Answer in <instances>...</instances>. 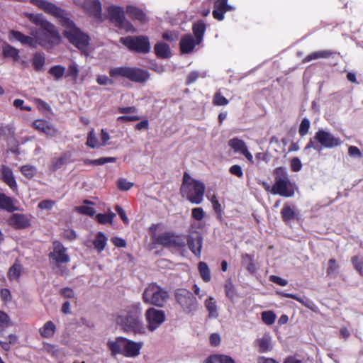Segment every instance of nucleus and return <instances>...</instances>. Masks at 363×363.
I'll return each mask as SVG.
<instances>
[{"label": "nucleus", "mask_w": 363, "mask_h": 363, "mask_svg": "<svg viewBox=\"0 0 363 363\" xmlns=\"http://www.w3.org/2000/svg\"><path fill=\"white\" fill-rule=\"evenodd\" d=\"M205 306L208 311V317L216 318L218 316L216 301L213 297H210L205 301Z\"/></svg>", "instance_id": "40"}, {"label": "nucleus", "mask_w": 363, "mask_h": 363, "mask_svg": "<svg viewBox=\"0 0 363 363\" xmlns=\"http://www.w3.org/2000/svg\"><path fill=\"white\" fill-rule=\"evenodd\" d=\"M255 345L258 347V352L259 353H265L272 350V345L271 342V337L269 335H264L260 338H258L255 342Z\"/></svg>", "instance_id": "28"}, {"label": "nucleus", "mask_w": 363, "mask_h": 363, "mask_svg": "<svg viewBox=\"0 0 363 363\" xmlns=\"http://www.w3.org/2000/svg\"><path fill=\"white\" fill-rule=\"evenodd\" d=\"M228 100L222 96L220 91H217L214 94L213 98V104L215 106H225L228 104Z\"/></svg>", "instance_id": "52"}, {"label": "nucleus", "mask_w": 363, "mask_h": 363, "mask_svg": "<svg viewBox=\"0 0 363 363\" xmlns=\"http://www.w3.org/2000/svg\"><path fill=\"white\" fill-rule=\"evenodd\" d=\"M351 262L359 275L363 277V258H359L358 256H353L351 259Z\"/></svg>", "instance_id": "53"}, {"label": "nucleus", "mask_w": 363, "mask_h": 363, "mask_svg": "<svg viewBox=\"0 0 363 363\" xmlns=\"http://www.w3.org/2000/svg\"><path fill=\"white\" fill-rule=\"evenodd\" d=\"M32 127L48 137L53 138L58 134L57 129L50 122L45 119H36L32 123Z\"/></svg>", "instance_id": "17"}, {"label": "nucleus", "mask_w": 363, "mask_h": 363, "mask_svg": "<svg viewBox=\"0 0 363 363\" xmlns=\"http://www.w3.org/2000/svg\"><path fill=\"white\" fill-rule=\"evenodd\" d=\"M10 325V318L6 313L0 311V328H6Z\"/></svg>", "instance_id": "63"}, {"label": "nucleus", "mask_w": 363, "mask_h": 363, "mask_svg": "<svg viewBox=\"0 0 363 363\" xmlns=\"http://www.w3.org/2000/svg\"><path fill=\"white\" fill-rule=\"evenodd\" d=\"M125 315H118L116 321L127 332L142 333L144 330L142 316V308L140 303L128 306Z\"/></svg>", "instance_id": "1"}, {"label": "nucleus", "mask_w": 363, "mask_h": 363, "mask_svg": "<svg viewBox=\"0 0 363 363\" xmlns=\"http://www.w3.org/2000/svg\"><path fill=\"white\" fill-rule=\"evenodd\" d=\"M116 214L112 212L108 213H99L96 215V219L97 222L101 224H111Z\"/></svg>", "instance_id": "46"}, {"label": "nucleus", "mask_w": 363, "mask_h": 363, "mask_svg": "<svg viewBox=\"0 0 363 363\" xmlns=\"http://www.w3.org/2000/svg\"><path fill=\"white\" fill-rule=\"evenodd\" d=\"M26 16L35 25L40 26L42 30L38 32H45L48 35V40L55 45L59 44L61 40V37L59 31L50 22L45 19L42 14L27 13Z\"/></svg>", "instance_id": "9"}, {"label": "nucleus", "mask_w": 363, "mask_h": 363, "mask_svg": "<svg viewBox=\"0 0 363 363\" xmlns=\"http://www.w3.org/2000/svg\"><path fill=\"white\" fill-rule=\"evenodd\" d=\"M206 29V26L205 23L201 20H199L194 23L192 26V30L195 36L196 43L197 45H199L202 42Z\"/></svg>", "instance_id": "30"}, {"label": "nucleus", "mask_w": 363, "mask_h": 363, "mask_svg": "<svg viewBox=\"0 0 363 363\" xmlns=\"http://www.w3.org/2000/svg\"><path fill=\"white\" fill-rule=\"evenodd\" d=\"M53 250L50 252L48 257L50 263L55 264L60 267L62 264L70 262V257L67 253V249L58 240L52 242Z\"/></svg>", "instance_id": "13"}, {"label": "nucleus", "mask_w": 363, "mask_h": 363, "mask_svg": "<svg viewBox=\"0 0 363 363\" xmlns=\"http://www.w3.org/2000/svg\"><path fill=\"white\" fill-rule=\"evenodd\" d=\"M0 209L13 213L18 210L15 206L12 198L6 196L4 193H0Z\"/></svg>", "instance_id": "31"}, {"label": "nucleus", "mask_w": 363, "mask_h": 363, "mask_svg": "<svg viewBox=\"0 0 363 363\" xmlns=\"http://www.w3.org/2000/svg\"><path fill=\"white\" fill-rule=\"evenodd\" d=\"M282 220L286 224H289L291 220L297 218V213L294 207H291L289 203H285L281 211Z\"/></svg>", "instance_id": "27"}, {"label": "nucleus", "mask_w": 363, "mask_h": 363, "mask_svg": "<svg viewBox=\"0 0 363 363\" xmlns=\"http://www.w3.org/2000/svg\"><path fill=\"white\" fill-rule=\"evenodd\" d=\"M119 42L130 52L146 54L151 49L150 39L144 35L121 37Z\"/></svg>", "instance_id": "10"}, {"label": "nucleus", "mask_w": 363, "mask_h": 363, "mask_svg": "<svg viewBox=\"0 0 363 363\" xmlns=\"http://www.w3.org/2000/svg\"><path fill=\"white\" fill-rule=\"evenodd\" d=\"M277 294L281 297L290 298L294 299V300L298 301L299 303H301L302 305H303L305 306H308L307 303L304 301L303 298L298 296L296 294L286 293L284 291H278Z\"/></svg>", "instance_id": "56"}, {"label": "nucleus", "mask_w": 363, "mask_h": 363, "mask_svg": "<svg viewBox=\"0 0 363 363\" xmlns=\"http://www.w3.org/2000/svg\"><path fill=\"white\" fill-rule=\"evenodd\" d=\"M156 56L161 59H167L171 56V50L168 44L164 42H158L154 46Z\"/></svg>", "instance_id": "29"}, {"label": "nucleus", "mask_w": 363, "mask_h": 363, "mask_svg": "<svg viewBox=\"0 0 363 363\" xmlns=\"http://www.w3.org/2000/svg\"><path fill=\"white\" fill-rule=\"evenodd\" d=\"M22 265L18 259H16L9 268L7 276L10 281H18L21 274Z\"/></svg>", "instance_id": "35"}, {"label": "nucleus", "mask_w": 363, "mask_h": 363, "mask_svg": "<svg viewBox=\"0 0 363 363\" xmlns=\"http://www.w3.org/2000/svg\"><path fill=\"white\" fill-rule=\"evenodd\" d=\"M334 55H335V52L329 50L313 52L308 55L303 60V62L306 63L311 60H317L319 58H329L330 57H333Z\"/></svg>", "instance_id": "34"}, {"label": "nucleus", "mask_w": 363, "mask_h": 363, "mask_svg": "<svg viewBox=\"0 0 363 363\" xmlns=\"http://www.w3.org/2000/svg\"><path fill=\"white\" fill-rule=\"evenodd\" d=\"M79 69L76 63L73 62L69 65L67 72V77H70L74 82L77 80Z\"/></svg>", "instance_id": "51"}, {"label": "nucleus", "mask_w": 363, "mask_h": 363, "mask_svg": "<svg viewBox=\"0 0 363 363\" xmlns=\"http://www.w3.org/2000/svg\"><path fill=\"white\" fill-rule=\"evenodd\" d=\"M342 140L340 138L335 137L331 133L323 129H319L313 138H310L305 147V150L313 148L320 151L324 148H334L340 146Z\"/></svg>", "instance_id": "4"}, {"label": "nucleus", "mask_w": 363, "mask_h": 363, "mask_svg": "<svg viewBox=\"0 0 363 363\" xmlns=\"http://www.w3.org/2000/svg\"><path fill=\"white\" fill-rule=\"evenodd\" d=\"M204 77L205 74H201L198 71H192L187 75L185 84L189 86L195 82L199 77Z\"/></svg>", "instance_id": "54"}, {"label": "nucleus", "mask_w": 363, "mask_h": 363, "mask_svg": "<svg viewBox=\"0 0 363 363\" xmlns=\"http://www.w3.org/2000/svg\"><path fill=\"white\" fill-rule=\"evenodd\" d=\"M205 189V184L203 182L191 178L186 172L184 173L180 187L182 197L186 198L191 203L200 204L203 200Z\"/></svg>", "instance_id": "2"}, {"label": "nucleus", "mask_w": 363, "mask_h": 363, "mask_svg": "<svg viewBox=\"0 0 363 363\" xmlns=\"http://www.w3.org/2000/svg\"><path fill=\"white\" fill-rule=\"evenodd\" d=\"M48 72L54 77L55 80H59L64 76L65 67L62 65H54L50 67Z\"/></svg>", "instance_id": "48"}, {"label": "nucleus", "mask_w": 363, "mask_h": 363, "mask_svg": "<svg viewBox=\"0 0 363 363\" xmlns=\"http://www.w3.org/2000/svg\"><path fill=\"white\" fill-rule=\"evenodd\" d=\"M142 343L136 342L126 338L123 345V355L126 357H135L140 354Z\"/></svg>", "instance_id": "21"}, {"label": "nucleus", "mask_w": 363, "mask_h": 363, "mask_svg": "<svg viewBox=\"0 0 363 363\" xmlns=\"http://www.w3.org/2000/svg\"><path fill=\"white\" fill-rule=\"evenodd\" d=\"M46 13L52 14V16L59 18V22L65 18H68L65 11L62 9L57 6L55 4L50 3L48 4L46 10L45 11Z\"/></svg>", "instance_id": "37"}, {"label": "nucleus", "mask_w": 363, "mask_h": 363, "mask_svg": "<svg viewBox=\"0 0 363 363\" xmlns=\"http://www.w3.org/2000/svg\"><path fill=\"white\" fill-rule=\"evenodd\" d=\"M338 269V264L334 258H331L328 260V267L327 269V275L330 276L334 274Z\"/></svg>", "instance_id": "62"}, {"label": "nucleus", "mask_w": 363, "mask_h": 363, "mask_svg": "<svg viewBox=\"0 0 363 363\" xmlns=\"http://www.w3.org/2000/svg\"><path fill=\"white\" fill-rule=\"evenodd\" d=\"M228 0H216L212 11L213 17L219 21L224 20L225 13L234 10V8L228 4Z\"/></svg>", "instance_id": "19"}, {"label": "nucleus", "mask_w": 363, "mask_h": 363, "mask_svg": "<svg viewBox=\"0 0 363 363\" xmlns=\"http://www.w3.org/2000/svg\"><path fill=\"white\" fill-rule=\"evenodd\" d=\"M202 240L203 239L199 235H197L196 237L188 235L187 238H186V242H187L189 249L198 258L201 257Z\"/></svg>", "instance_id": "23"}, {"label": "nucleus", "mask_w": 363, "mask_h": 363, "mask_svg": "<svg viewBox=\"0 0 363 363\" xmlns=\"http://www.w3.org/2000/svg\"><path fill=\"white\" fill-rule=\"evenodd\" d=\"M71 155L69 152H65L59 157H54L49 165L51 172H56L62 167L69 160Z\"/></svg>", "instance_id": "26"}, {"label": "nucleus", "mask_w": 363, "mask_h": 363, "mask_svg": "<svg viewBox=\"0 0 363 363\" xmlns=\"http://www.w3.org/2000/svg\"><path fill=\"white\" fill-rule=\"evenodd\" d=\"M98 140L94 134L93 130L90 131L88 133L87 140H86V145L89 147L94 148L97 146Z\"/></svg>", "instance_id": "61"}, {"label": "nucleus", "mask_w": 363, "mask_h": 363, "mask_svg": "<svg viewBox=\"0 0 363 363\" xmlns=\"http://www.w3.org/2000/svg\"><path fill=\"white\" fill-rule=\"evenodd\" d=\"M108 238L103 232H98L93 241L94 248L98 252H101L106 247Z\"/></svg>", "instance_id": "39"}, {"label": "nucleus", "mask_w": 363, "mask_h": 363, "mask_svg": "<svg viewBox=\"0 0 363 363\" xmlns=\"http://www.w3.org/2000/svg\"><path fill=\"white\" fill-rule=\"evenodd\" d=\"M34 102L40 111H49L51 109L50 106L41 99L35 98Z\"/></svg>", "instance_id": "58"}, {"label": "nucleus", "mask_w": 363, "mask_h": 363, "mask_svg": "<svg viewBox=\"0 0 363 363\" xmlns=\"http://www.w3.org/2000/svg\"><path fill=\"white\" fill-rule=\"evenodd\" d=\"M271 193L274 195H279L283 197H291L294 195V184L289 180L278 179L274 182L271 189Z\"/></svg>", "instance_id": "16"}, {"label": "nucleus", "mask_w": 363, "mask_h": 363, "mask_svg": "<svg viewBox=\"0 0 363 363\" xmlns=\"http://www.w3.org/2000/svg\"><path fill=\"white\" fill-rule=\"evenodd\" d=\"M116 161V158L113 157H101L97 160L84 159L83 160L84 164L86 165H103L106 163L115 162Z\"/></svg>", "instance_id": "42"}, {"label": "nucleus", "mask_w": 363, "mask_h": 363, "mask_svg": "<svg viewBox=\"0 0 363 363\" xmlns=\"http://www.w3.org/2000/svg\"><path fill=\"white\" fill-rule=\"evenodd\" d=\"M77 211L82 214L94 216L96 211L93 207L87 206H82L77 208Z\"/></svg>", "instance_id": "59"}, {"label": "nucleus", "mask_w": 363, "mask_h": 363, "mask_svg": "<svg viewBox=\"0 0 363 363\" xmlns=\"http://www.w3.org/2000/svg\"><path fill=\"white\" fill-rule=\"evenodd\" d=\"M175 298L186 313L196 311L198 301L193 294L185 289H178L175 291Z\"/></svg>", "instance_id": "12"}, {"label": "nucleus", "mask_w": 363, "mask_h": 363, "mask_svg": "<svg viewBox=\"0 0 363 363\" xmlns=\"http://www.w3.org/2000/svg\"><path fill=\"white\" fill-rule=\"evenodd\" d=\"M20 171L21 174L28 179H33L37 173L36 167L30 164L23 165Z\"/></svg>", "instance_id": "44"}, {"label": "nucleus", "mask_w": 363, "mask_h": 363, "mask_svg": "<svg viewBox=\"0 0 363 363\" xmlns=\"http://www.w3.org/2000/svg\"><path fill=\"white\" fill-rule=\"evenodd\" d=\"M60 25L65 28L63 35L69 42L80 50H84L89 45L90 38L78 28L69 18L60 21Z\"/></svg>", "instance_id": "3"}, {"label": "nucleus", "mask_w": 363, "mask_h": 363, "mask_svg": "<svg viewBox=\"0 0 363 363\" xmlns=\"http://www.w3.org/2000/svg\"><path fill=\"white\" fill-rule=\"evenodd\" d=\"M56 330L55 324L52 321L48 320L39 329V333L42 337L48 339L54 336Z\"/></svg>", "instance_id": "32"}, {"label": "nucleus", "mask_w": 363, "mask_h": 363, "mask_svg": "<svg viewBox=\"0 0 363 363\" xmlns=\"http://www.w3.org/2000/svg\"><path fill=\"white\" fill-rule=\"evenodd\" d=\"M196 43L190 34L184 35L180 40L179 48L182 53H189L195 48Z\"/></svg>", "instance_id": "25"}, {"label": "nucleus", "mask_w": 363, "mask_h": 363, "mask_svg": "<svg viewBox=\"0 0 363 363\" xmlns=\"http://www.w3.org/2000/svg\"><path fill=\"white\" fill-rule=\"evenodd\" d=\"M45 62V58L42 54L36 52L33 55L32 64L35 71H40L43 67Z\"/></svg>", "instance_id": "43"}, {"label": "nucleus", "mask_w": 363, "mask_h": 363, "mask_svg": "<svg viewBox=\"0 0 363 363\" xmlns=\"http://www.w3.org/2000/svg\"><path fill=\"white\" fill-rule=\"evenodd\" d=\"M34 217L30 214L13 213L6 220L7 224L14 230H24L32 225Z\"/></svg>", "instance_id": "14"}, {"label": "nucleus", "mask_w": 363, "mask_h": 363, "mask_svg": "<svg viewBox=\"0 0 363 363\" xmlns=\"http://www.w3.org/2000/svg\"><path fill=\"white\" fill-rule=\"evenodd\" d=\"M125 337H117L115 340H108L107 342L108 348L111 351L112 356H116L118 354H123V345H125Z\"/></svg>", "instance_id": "24"}, {"label": "nucleus", "mask_w": 363, "mask_h": 363, "mask_svg": "<svg viewBox=\"0 0 363 363\" xmlns=\"http://www.w3.org/2000/svg\"><path fill=\"white\" fill-rule=\"evenodd\" d=\"M133 185V183L128 182L127 179L124 178H120L117 181V187L121 191H128Z\"/></svg>", "instance_id": "55"}, {"label": "nucleus", "mask_w": 363, "mask_h": 363, "mask_svg": "<svg viewBox=\"0 0 363 363\" xmlns=\"http://www.w3.org/2000/svg\"><path fill=\"white\" fill-rule=\"evenodd\" d=\"M10 35L23 45L36 48L39 45L45 48L54 45L48 40V35L45 32L35 31L33 33V37L26 35L20 31L11 30Z\"/></svg>", "instance_id": "7"}, {"label": "nucleus", "mask_w": 363, "mask_h": 363, "mask_svg": "<svg viewBox=\"0 0 363 363\" xmlns=\"http://www.w3.org/2000/svg\"><path fill=\"white\" fill-rule=\"evenodd\" d=\"M86 13L96 19H101V4L99 0H91L84 3Z\"/></svg>", "instance_id": "22"}, {"label": "nucleus", "mask_w": 363, "mask_h": 363, "mask_svg": "<svg viewBox=\"0 0 363 363\" xmlns=\"http://www.w3.org/2000/svg\"><path fill=\"white\" fill-rule=\"evenodd\" d=\"M311 127V122L308 118H304L302 119L299 127H298V133L301 137L305 136L308 134V130Z\"/></svg>", "instance_id": "50"}, {"label": "nucleus", "mask_w": 363, "mask_h": 363, "mask_svg": "<svg viewBox=\"0 0 363 363\" xmlns=\"http://www.w3.org/2000/svg\"><path fill=\"white\" fill-rule=\"evenodd\" d=\"M125 13L132 21H138L140 25H145L149 21L146 13L138 6L128 5L125 8Z\"/></svg>", "instance_id": "18"}, {"label": "nucleus", "mask_w": 363, "mask_h": 363, "mask_svg": "<svg viewBox=\"0 0 363 363\" xmlns=\"http://www.w3.org/2000/svg\"><path fill=\"white\" fill-rule=\"evenodd\" d=\"M273 174L274 175V182L279 179L281 180H289V177L286 169L284 167H279L274 169Z\"/></svg>", "instance_id": "49"}, {"label": "nucleus", "mask_w": 363, "mask_h": 363, "mask_svg": "<svg viewBox=\"0 0 363 363\" xmlns=\"http://www.w3.org/2000/svg\"><path fill=\"white\" fill-rule=\"evenodd\" d=\"M228 145L236 153L242 154L247 149L246 143L238 138H233L229 140Z\"/></svg>", "instance_id": "38"}, {"label": "nucleus", "mask_w": 363, "mask_h": 363, "mask_svg": "<svg viewBox=\"0 0 363 363\" xmlns=\"http://www.w3.org/2000/svg\"><path fill=\"white\" fill-rule=\"evenodd\" d=\"M262 320L267 325H271L276 320V314L272 311H263L261 314Z\"/></svg>", "instance_id": "47"}, {"label": "nucleus", "mask_w": 363, "mask_h": 363, "mask_svg": "<svg viewBox=\"0 0 363 363\" xmlns=\"http://www.w3.org/2000/svg\"><path fill=\"white\" fill-rule=\"evenodd\" d=\"M290 166H291V169L293 172H297L301 169L302 163L299 158L293 157L290 160Z\"/></svg>", "instance_id": "60"}, {"label": "nucleus", "mask_w": 363, "mask_h": 363, "mask_svg": "<svg viewBox=\"0 0 363 363\" xmlns=\"http://www.w3.org/2000/svg\"><path fill=\"white\" fill-rule=\"evenodd\" d=\"M165 313L162 310L149 308L145 312V318L149 330L154 331L165 320Z\"/></svg>", "instance_id": "15"}, {"label": "nucleus", "mask_w": 363, "mask_h": 363, "mask_svg": "<svg viewBox=\"0 0 363 363\" xmlns=\"http://www.w3.org/2000/svg\"><path fill=\"white\" fill-rule=\"evenodd\" d=\"M334 55H335V52L329 50L313 52L308 55L303 60V62L306 63L311 60H317L319 58H329L330 57H333Z\"/></svg>", "instance_id": "33"}, {"label": "nucleus", "mask_w": 363, "mask_h": 363, "mask_svg": "<svg viewBox=\"0 0 363 363\" xmlns=\"http://www.w3.org/2000/svg\"><path fill=\"white\" fill-rule=\"evenodd\" d=\"M191 216L194 220L201 221L205 217V212L201 207H196L192 209Z\"/></svg>", "instance_id": "57"}, {"label": "nucleus", "mask_w": 363, "mask_h": 363, "mask_svg": "<svg viewBox=\"0 0 363 363\" xmlns=\"http://www.w3.org/2000/svg\"><path fill=\"white\" fill-rule=\"evenodd\" d=\"M124 9L118 6H111L108 9L109 19L119 29H123L125 32H137V29L133 23L125 18Z\"/></svg>", "instance_id": "11"}, {"label": "nucleus", "mask_w": 363, "mask_h": 363, "mask_svg": "<svg viewBox=\"0 0 363 363\" xmlns=\"http://www.w3.org/2000/svg\"><path fill=\"white\" fill-rule=\"evenodd\" d=\"M224 288L226 297L233 301L236 295V291L230 279L225 281Z\"/></svg>", "instance_id": "45"}, {"label": "nucleus", "mask_w": 363, "mask_h": 363, "mask_svg": "<svg viewBox=\"0 0 363 363\" xmlns=\"http://www.w3.org/2000/svg\"><path fill=\"white\" fill-rule=\"evenodd\" d=\"M229 172L238 177V178H242L243 177V171L242 167L238 164H233L229 169Z\"/></svg>", "instance_id": "64"}, {"label": "nucleus", "mask_w": 363, "mask_h": 363, "mask_svg": "<svg viewBox=\"0 0 363 363\" xmlns=\"http://www.w3.org/2000/svg\"><path fill=\"white\" fill-rule=\"evenodd\" d=\"M168 298L167 291L155 282L149 284L142 294V299L145 303L157 307H163Z\"/></svg>", "instance_id": "6"}, {"label": "nucleus", "mask_w": 363, "mask_h": 363, "mask_svg": "<svg viewBox=\"0 0 363 363\" xmlns=\"http://www.w3.org/2000/svg\"><path fill=\"white\" fill-rule=\"evenodd\" d=\"M0 173L1 180L8 185L11 190L16 191L18 190V185L11 169L6 165H2L0 169Z\"/></svg>", "instance_id": "20"}, {"label": "nucleus", "mask_w": 363, "mask_h": 363, "mask_svg": "<svg viewBox=\"0 0 363 363\" xmlns=\"http://www.w3.org/2000/svg\"><path fill=\"white\" fill-rule=\"evenodd\" d=\"M109 75L111 77H125L131 82L137 83H144L150 77L147 70L131 67H118L111 69Z\"/></svg>", "instance_id": "8"}, {"label": "nucleus", "mask_w": 363, "mask_h": 363, "mask_svg": "<svg viewBox=\"0 0 363 363\" xmlns=\"http://www.w3.org/2000/svg\"><path fill=\"white\" fill-rule=\"evenodd\" d=\"M157 225H153L150 228L152 238L157 245L164 247H173L177 249L183 248L186 245V236L184 235H177L173 232H164L158 235H156L155 230Z\"/></svg>", "instance_id": "5"}, {"label": "nucleus", "mask_w": 363, "mask_h": 363, "mask_svg": "<svg viewBox=\"0 0 363 363\" xmlns=\"http://www.w3.org/2000/svg\"><path fill=\"white\" fill-rule=\"evenodd\" d=\"M198 270L202 280L204 282H209L211 279V274L208 264L204 262H199L198 264Z\"/></svg>", "instance_id": "41"}, {"label": "nucleus", "mask_w": 363, "mask_h": 363, "mask_svg": "<svg viewBox=\"0 0 363 363\" xmlns=\"http://www.w3.org/2000/svg\"><path fill=\"white\" fill-rule=\"evenodd\" d=\"M2 55L4 57L11 58L15 62L19 60V50L9 44L3 46Z\"/></svg>", "instance_id": "36"}]
</instances>
